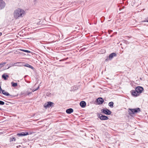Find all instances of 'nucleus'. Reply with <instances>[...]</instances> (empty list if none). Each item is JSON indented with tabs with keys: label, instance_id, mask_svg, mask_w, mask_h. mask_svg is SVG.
<instances>
[{
	"label": "nucleus",
	"instance_id": "f257e3e1",
	"mask_svg": "<svg viewBox=\"0 0 148 148\" xmlns=\"http://www.w3.org/2000/svg\"><path fill=\"white\" fill-rule=\"evenodd\" d=\"M26 14V12L25 10L20 8L16 9L13 12V15L15 19H18L20 18H23Z\"/></svg>",
	"mask_w": 148,
	"mask_h": 148
},
{
	"label": "nucleus",
	"instance_id": "f03ea898",
	"mask_svg": "<svg viewBox=\"0 0 148 148\" xmlns=\"http://www.w3.org/2000/svg\"><path fill=\"white\" fill-rule=\"evenodd\" d=\"M135 89L137 92V94L139 95L142 92L143 88L142 87L138 86Z\"/></svg>",
	"mask_w": 148,
	"mask_h": 148
},
{
	"label": "nucleus",
	"instance_id": "7ed1b4c3",
	"mask_svg": "<svg viewBox=\"0 0 148 148\" xmlns=\"http://www.w3.org/2000/svg\"><path fill=\"white\" fill-rule=\"evenodd\" d=\"M101 111L103 113L107 115H110L111 113V112L109 110L107 109H102Z\"/></svg>",
	"mask_w": 148,
	"mask_h": 148
},
{
	"label": "nucleus",
	"instance_id": "20e7f679",
	"mask_svg": "<svg viewBox=\"0 0 148 148\" xmlns=\"http://www.w3.org/2000/svg\"><path fill=\"white\" fill-rule=\"evenodd\" d=\"M53 104V103L49 101L45 103L44 105V107L45 108H49Z\"/></svg>",
	"mask_w": 148,
	"mask_h": 148
},
{
	"label": "nucleus",
	"instance_id": "39448f33",
	"mask_svg": "<svg viewBox=\"0 0 148 148\" xmlns=\"http://www.w3.org/2000/svg\"><path fill=\"white\" fill-rule=\"evenodd\" d=\"M129 110H130L132 112V113L133 114L140 111V109L139 108L135 109H129Z\"/></svg>",
	"mask_w": 148,
	"mask_h": 148
},
{
	"label": "nucleus",
	"instance_id": "423d86ee",
	"mask_svg": "<svg viewBox=\"0 0 148 148\" xmlns=\"http://www.w3.org/2000/svg\"><path fill=\"white\" fill-rule=\"evenodd\" d=\"M99 117L100 119L101 120H107L108 119V118L105 116L103 115L100 114L99 115Z\"/></svg>",
	"mask_w": 148,
	"mask_h": 148
},
{
	"label": "nucleus",
	"instance_id": "0eeeda50",
	"mask_svg": "<svg viewBox=\"0 0 148 148\" xmlns=\"http://www.w3.org/2000/svg\"><path fill=\"white\" fill-rule=\"evenodd\" d=\"M29 134V133L27 132H22L20 133L17 134V135L19 137H20L27 135Z\"/></svg>",
	"mask_w": 148,
	"mask_h": 148
},
{
	"label": "nucleus",
	"instance_id": "6e6552de",
	"mask_svg": "<svg viewBox=\"0 0 148 148\" xmlns=\"http://www.w3.org/2000/svg\"><path fill=\"white\" fill-rule=\"evenodd\" d=\"M5 6V3L2 0H0V10H1L4 8Z\"/></svg>",
	"mask_w": 148,
	"mask_h": 148
},
{
	"label": "nucleus",
	"instance_id": "1a4fd4ad",
	"mask_svg": "<svg viewBox=\"0 0 148 148\" xmlns=\"http://www.w3.org/2000/svg\"><path fill=\"white\" fill-rule=\"evenodd\" d=\"M131 93L133 96H134L137 97L139 96V95L137 94L136 91L135 90H133L131 91Z\"/></svg>",
	"mask_w": 148,
	"mask_h": 148
},
{
	"label": "nucleus",
	"instance_id": "9d476101",
	"mask_svg": "<svg viewBox=\"0 0 148 148\" xmlns=\"http://www.w3.org/2000/svg\"><path fill=\"white\" fill-rule=\"evenodd\" d=\"M97 100V102L99 104H101L103 102V100L101 98H98Z\"/></svg>",
	"mask_w": 148,
	"mask_h": 148
},
{
	"label": "nucleus",
	"instance_id": "9b49d317",
	"mask_svg": "<svg viewBox=\"0 0 148 148\" xmlns=\"http://www.w3.org/2000/svg\"><path fill=\"white\" fill-rule=\"evenodd\" d=\"M14 65L16 66H22L23 65V63L21 62H17L14 63Z\"/></svg>",
	"mask_w": 148,
	"mask_h": 148
},
{
	"label": "nucleus",
	"instance_id": "f8f14e48",
	"mask_svg": "<svg viewBox=\"0 0 148 148\" xmlns=\"http://www.w3.org/2000/svg\"><path fill=\"white\" fill-rule=\"evenodd\" d=\"M80 105L82 107L84 108L86 106V103L84 101H82L80 102Z\"/></svg>",
	"mask_w": 148,
	"mask_h": 148
},
{
	"label": "nucleus",
	"instance_id": "ddd939ff",
	"mask_svg": "<svg viewBox=\"0 0 148 148\" xmlns=\"http://www.w3.org/2000/svg\"><path fill=\"white\" fill-rule=\"evenodd\" d=\"M116 54L115 53H112L110 54L109 56V58L110 59H112L114 57L116 56Z\"/></svg>",
	"mask_w": 148,
	"mask_h": 148
},
{
	"label": "nucleus",
	"instance_id": "4468645a",
	"mask_svg": "<svg viewBox=\"0 0 148 148\" xmlns=\"http://www.w3.org/2000/svg\"><path fill=\"white\" fill-rule=\"evenodd\" d=\"M2 78L4 79V80H7L8 78L9 77L8 75L4 73L3 74L2 76Z\"/></svg>",
	"mask_w": 148,
	"mask_h": 148
},
{
	"label": "nucleus",
	"instance_id": "2eb2a0df",
	"mask_svg": "<svg viewBox=\"0 0 148 148\" xmlns=\"http://www.w3.org/2000/svg\"><path fill=\"white\" fill-rule=\"evenodd\" d=\"M2 93L3 94L6 96H8L10 95V94L7 92H6L4 90H2Z\"/></svg>",
	"mask_w": 148,
	"mask_h": 148
},
{
	"label": "nucleus",
	"instance_id": "dca6fc26",
	"mask_svg": "<svg viewBox=\"0 0 148 148\" xmlns=\"http://www.w3.org/2000/svg\"><path fill=\"white\" fill-rule=\"evenodd\" d=\"M73 112V110L72 108H69L66 110V112L68 114H70Z\"/></svg>",
	"mask_w": 148,
	"mask_h": 148
},
{
	"label": "nucleus",
	"instance_id": "f3484780",
	"mask_svg": "<svg viewBox=\"0 0 148 148\" xmlns=\"http://www.w3.org/2000/svg\"><path fill=\"white\" fill-rule=\"evenodd\" d=\"M7 66H8V68H7V69H8L12 66H14V63L8 64Z\"/></svg>",
	"mask_w": 148,
	"mask_h": 148
},
{
	"label": "nucleus",
	"instance_id": "a211bd4d",
	"mask_svg": "<svg viewBox=\"0 0 148 148\" xmlns=\"http://www.w3.org/2000/svg\"><path fill=\"white\" fill-rule=\"evenodd\" d=\"M23 66H25L27 67L32 69H33V67L31 65H30L28 64H26L25 65H23Z\"/></svg>",
	"mask_w": 148,
	"mask_h": 148
},
{
	"label": "nucleus",
	"instance_id": "6ab92c4d",
	"mask_svg": "<svg viewBox=\"0 0 148 148\" xmlns=\"http://www.w3.org/2000/svg\"><path fill=\"white\" fill-rule=\"evenodd\" d=\"M11 84L12 86L14 87H16L17 86V83H15L12 82L11 83Z\"/></svg>",
	"mask_w": 148,
	"mask_h": 148
},
{
	"label": "nucleus",
	"instance_id": "aec40b11",
	"mask_svg": "<svg viewBox=\"0 0 148 148\" xmlns=\"http://www.w3.org/2000/svg\"><path fill=\"white\" fill-rule=\"evenodd\" d=\"M113 104L114 103L112 102H110L109 103L108 105L111 108H113Z\"/></svg>",
	"mask_w": 148,
	"mask_h": 148
},
{
	"label": "nucleus",
	"instance_id": "412c9836",
	"mask_svg": "<svg viewBox=\"0 0 148 148\" xmlns=\"http://www.w3.org/2000/svg\"><path fill=\"white\" fill-rule=\"evenodd\" d=\"M6 63V62H4L0 64V68H1L3 67L4 65Z\"/></svg>",
	"mask_w": 148,
	"mask_h": 148
},
{
	"label": "nucleus",
	"instance_id": "4be33fe9",
	"mask_svg": "<svg viewBox=\"0 0 148 148\" xmlns=\"http://www.w3.org/2000/svg\"><path fill=\"white\" fill-rule=\"evenodd\" d=\"M16 140L15 138L14 137L11 138L10 139V142L11 143L13 141H15Z\"/></svg>",
	"mask_w": 148,
	"mask_h": 148
},
{
	"label": "nucleus",
	"instance_id": "5701e85b",
	"mask_svg": "<svg viewBox=\"0 0 148 148\" xmlns=\"http://www.w3.org/2000/svg\"><path fill=\"white\" fill-rule=\"evenodd\" d=\"M20 50L21 51L25 52H26L29 53H30V51L27 50H24V49H20Z\"/></svg>",
	"mask_w": 148,
	"mask_h": 148
},
{
	"label": "nucleus",
	"instance_id": "b1692460",
	"mask_svg": "<svg viewBox=\"0 0 148 148\" xmlns=\"http://www.w3.org/2000/svg\"><path fill=\"white\" fill-rule=\"evenodd\" d=\"M5 103L4 102L0 101V105H3Z\"/></svg>",
	"mask_w": 148,
	"mask_h": 148
},
{
	"label": "nucleus",
	"instance_id": "393cba45",
	"mask_svg": "<svg viewBox=\"0 0 148 148\" xmlns=\"http://www.w3.org/2000/svg\"><path fill=\"white\" fill-rule=\"evenodd\" d=\"M31 92H29L27 91L26 92V95H29L30 94Z\"/></svg>",
	"mask_w": 148,
	"mask_h": 148
},
{
	"label": "nucleus",
	"instance_id": "a878e982",
	"mask_svg": "<svg viewBox=\"0 0 148 148\" xmlns=\"http://www.w3.org/2000/svg\"><path fill=\"white\" fill-rule=\"evenodd\" d=\"M37 90V89H33L32 90V92H34V91H36V90Z\"/></svg>",
	"mask_w": 148,
	"mask_h": 148
},
{
	"label": "nucleus",
	"instance_id": "bb28decb",
	"mask_svg": "<svg viewBox=\"0 0 148 148\" xmlns=\"http://www.w3.org/2000/svg\"><path fill=\"white\" fill-rule=\"evenodd\" d=\"M2 90H3L2 89L1 87H0V92L1 91H2Z\"/></svg>",
	"mask_w": 148,
	"mask_h": 148
},
{
	"label": "nucleus",
	"instance_id": "cd10ccee",
	"mask_svg": "<svg viewBox=\"0 0 148 148\" xmlns=\"http://www.w3.org/2000/svg\"><path fill=\"white\" fill-rule=\"evenodd\" d=\"M39 87L38 86L36 89H37V90L38 89H39Z\"/></svg>",
	"mask_w": 148,
	"mask_h": 148
},
{
	"label": "nucleus",
	"instance_id": "c85d7f7f",
	"mask_svg": "<svg viewBox=\"0 0 148 148\" xmlns=\"http://www.w3.org/2000/svg\"><path fill=\"white\" fill-rule=\"evenodd\" d=\"M2 35V33H0V36Z\"/></svg>",
	"mask_w": 148,
	"mask_h": 148
}]
</instances>
